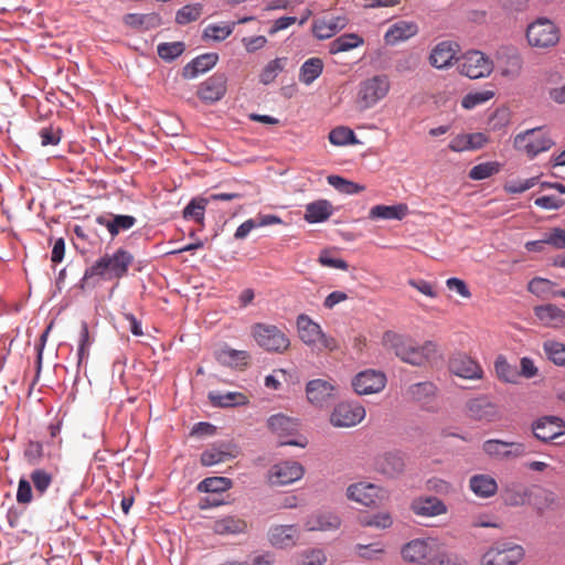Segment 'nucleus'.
<instances>
[{
  "instance_id": "obj_1",
  "label": "nucleus",
  "mask_w": 565,
  "mask_h": 565,
  "mask_svg": "<svg viewBox=\"0 0 565 565\" xmlns=\"http://www.w3.org/2000/svg\"><path fill=\"white\" fill-rule=\"evenodd\" d=\"M382 344L394 351L402 361L417 366L425 364L436 352L434 342L426 341L423 344H417L411 338L394 331H386L383 334Z\"/></svg>"
},
{
  "instance_id": "obj_2",
  "label": "nucleus",
  "mask_w": 565,
  "mask_h": 565,
  "mask_svg": "<svg viewBox=\"0 0 565 565\" xmlns=\"http://www.w3.org/2000/svg\"><path fill=\"white\" fill-rule=\"evenodd\" d=\"M134 262V256L124 248H118L113 255H104L97 259L84 273L83 280L87 281L93 277L121 278L126 276L129 266Z\"/></svg>"
},
{
  "instance_id": "obj_3",
  "label": "nucleus",
  "mask_w": 565,
  "mask_h": 565,
  "mask_svg": "<svg viewBox=\"0 0 565 565\" xmlns=\"http://www.w3.org/2000/svg\"><path fill=\"white\" fill-rule=\"evenodd\" d=\"M297 331L299 339L308 347L321 352L323 350L335 351L339 349L338 341L326 334L320 324L309 316L301 313L297 317Z\"/></svg>"
},
{
  "instance_id": "obj_4",
  "label": "nucleus",
  "mask_w": 565,
  "mask_h": 565,
  "mask_svg": "<svg viewBox=\"0 0 565 565\" xmlns=\"http://www.w3.org/2000/svg\"><path fill=\"white\" fill-rule=\"evenodd\" d=\"M391 89V83L385 75H375L360 83L356 94V107L364 111L374 107L386 97Z\"/></svg>"
},
{
  "instance_id": "obj_5",
  "label": "nucleus",
  "mask_w": 565,
  "mask_h": 565,
  "mask_svg": "<svg viewBox=\"0 0 565 565\" xmlns=\"http://www.w3.org/2000/svg\"><path fill=\"white\" fill-rule=\"evenodd\" d=\"M525 36L530 46L547 50L558 43L559 29L547 18H539L527 25Z\"/></svg>"
},
{
  "instance_id": "obj_6",
  "label": "nucleus",
  "mask_w": 565,
  "mask_h": 565,
  "mask_svg": "<svg viewBox=\"0 0 565 565\" xmlns=\"http://www.w3.org/2000/svg\"><path fill=\"white\" fill-rule=\"evenodd\" d=\"M524 557V548L510 542H495L480 557V565H518Z\"/></svg>"
},
{
  "instance_id": "obj_7",
  "label": "nucleus",
  "mask_w": 565,
  "mask_h": 565,
  "mask_svg": "<svg viewBox=\"0 0 565 565\" xmlns=\"http://www.w3.org/2000/svg\"><path fill=\"white\" fill-rule=\"evenodd\" d=\"M53 482V475L45 469L36 468L30 473V480L21 478L18 483L17 502L29 504L33 500L32 486L39 497L45 494Z\"/></svg>"
},
{
  "instance_id": "obj_8",
  "label": "nucleus",
  "mask_w": 565,
  "mask_h": 565,
  "mask_svg": "<svg viewBox=\"0 0 565 565\" xmlns=\"http://www.w3.org/2000/svg\"><path fill=\"white\" fill-rule=\"evenodd\" d=\"M554 145L548 134L543 128H532L521 132L514 138L516 150L524 152L529 158H534L541 152L547 151Z\"/></svg>"
},
{
  "instance_id": "obj_9",
  "label": "nucleus",
  "mask_w": 565,
  "mask_h": 565,
  "mask_svg": "<svg viewBox=\"0 0 565 565\" xmlns=\"http://www.w3.org/2000/svg\"><path fill=\"white\" fill-rule=\"evenodd\" d=\"M253 337L259 347L269 352L281 353L290 345L288 337L271 324L256 323L253 327Z\"/></svg>"
},
{
  "instance_id": "obj_10",
  "label": "nucleus",
  "mask_w": 565,
  "mask_h": 565,
  "mask_svg": "<svg viewBox=\"0 0 565 565\" xmlns=\"http://www.w3.org/2000/svg\"><path fill=\"white\" fill-rule=\"evenodd\" d=\"M457 68L461 75L477 79L489 76L493 70V63L482 52L469 51L457 60Z\"/></svg>"
},
{
  "instance_id": "obj_11",
  "label": "nucleus",
  "mask_w": 565,
  "mask_h": 565,
  "mask_svg": "<svg viewBox=\"0 0 565 565\" xmlns=\"http://www.w3.org/2000/svg\"><path fill=\"white\" fill-rule=\"evenodd\" d=\"M347 497L361 505L373 508L387 498L386 490L379 484L359 481L347 488Z\"/></svg>"
},
{
  "instance_id": "obj_12",
  "label": "nucleus",
  "mask_w": 565,
  "mask_h": 565,
  "mask_svg": "<svg viewBox=\"0 0 565 565\" xmlns=\"http://www.w3.org/2000/svg\"><path fill=\"white\" fill-rule=\"evenodd\" d=\"M439 546L438 540L433 537L414 539L402 546L401 555L407 563L428 564L429 558Z\"/></svg>"
},
{
  "instance_id": "obj_13",
  "label": "nucleus",
  "mask_w": 565,
  "mask_h": 565,
  "mask_svg": "<svg viewBox=\"0 0 565 565\" xmlns=\"http://www.w3.org/2000/svg\"><path fill=\"white\" fill-rule=\"evenodd\" d=\"M365 408L354 402L339 403L330 415V423L334 427L349 428L360 424L365 418Z\"/></svg>"
},
{
  "instance_id": "obj_14",
  "label": "nucleus",
  "mask_w": 565,
  "mask_h": 565,
  "mask_svg": "<svg viewBox=\"0 0 565 565\" xmlns=\"http://www.w3.org/2000/svg\"><path fill=\"white\" fill-rule=\"evenodd\" d=\"M482 450L491 458L510 460L524 456L526 454V446L516 441L489 439L483 443Z\"/></svg>"
},
{
  "instance_id": "obj_15",
  "label": "nucleus",
  "mask_w": 565,
  "mask_h": 565,
  "mask_svg": "<svg viewBox=\"0 0 565 565\" xmlns=\"http://www.w3.org/2000/svg\"><path fill=\"white\" fill-rule=\"evenodd\" d=\"M466 415L479 422H493L498 418V406L487 395H479L466 403Z\"/></svg>"
},
{
  "instance_id": "obj_16",
  "label": "nucleus",
  "mask_w": 565,
  "mask_h": 565,
  "mask_svg": "<svg viewBox=\"0 0 565 565\" xmlns=\"http://www.w3.org/2000/svg\"><path fill=\"white\" fill-rule=\"evenodd\" d=\"M449 371L466 380H481L484 375L481 365L465 353H456L449 359Z\"/></svg>"
},
{
  "instance_id": "obj_17",
  "label": "nucleus",
  "mask_w": 565,
  "mask_h": 565,
  "mask_svg": "<svg viewBox=\"0 0 565 565\" xmlns=\"http://www.w3.org/2000/svg\"><path fill=\"white\" fill-rule=\"evenodd\" d=\"M385 384L384 373L375 370L362 371L352 380V386L359 395L379 393L385 387Z\"/></svg>"
},
{
  "instance_id": "obj_18",
  "label": "nucleus",
  "mask_w": 565,
  "mask_h": 565,
  "mask_svg": "<svg viewBox=\"0 0 565 565\" xmlns=\"http://www.w3.org/2000/svg\"><path fill=\"white\" fill-rule=\"evenodd\" d=\"M308 401L317 406H324L337 396V385L332 381L317 379L307 384Z\"/></svg>"
},
{
  "instance_id": "obj_19",
  "label": "nucleus",
  "mask_w": 565,
  "mask_h": 565,
  "mask_svg": "<svg viewBox=\"0 0 565 565\" xmlns=\"http://www.w3.org/2000/svg\"><path fill=\"white\" fill-rule=\"evenodd\" d=\"M303 467L296 461L276 463L269 470V481L273 484L285 486L302 478Z\"/></svg>"
},
{
  "instance_id": "obj_20",
  "label": "nucleus",
  "mask_w": 565,
  "mask_h": 565,
  "mask_svg": "<svg viewBox=\"0 0 565 565\" xmlns=\"http://www.w3.org/2000/svg\"><path fill=\"white\" fill-rule=\"evenodd\" d=\"M532 430L539 440L548 443L565 434V423L559 417L546 416L534 422Z\"/></svg>"
},
{
  "instance_id": "obj_21",
  "label": "nucleus",
  "mask_w": 565,
  "mask_h": 565,
  "mask_svg": "<svg viewBox=\"0 0 565 565\" xmlns=\"http://www.w3.org/2000/svg\"><path fill=\"white\" fill-rule=\"evenodd\" d=\"M405 467V457L399 451H388L375 459V470L387 478L398 477Z\"/></svg>"
},
{
  "instance_id": "obj_22",
  "label": "nucleus",
  "mask_w": 565,
  "mask_h": 565,
  "mask_svg": "<svg viewBox=\"0 0 565 565\" xmlns=\"http://www.w3.org/2000/svg\"><path fill=\"white\" fill-rule=\"evenodd\" d=\"M226 93V77L224 74H214L205 79L198 88V96L205 103H215Z\"/></svg>"
},
{
  "instance_id": "obj_23",
  "label": "nucleus",
  "mask_w": 565,
  "mask_h": 565,
  "mask_svg": "<svg viewBox=\"0 0 565 565\" xmlns=\"http://www.w3.org/2000/svg\"><path fill=\"white\" fill-rule=\"evenodd\" d=\"M268 539L273 546L287 548L296 545L299 539L298 527L291 525H275L269 529Z\"/></svg>"
},
{
  "instance_id": "obj_24",
  "label": "nucleus",
  "mask_w": 565,
  "mask_h": 565,
  "mask_svg": "<svg viewBox=\"0 0 565 565\" xmlns=\"http://www.w3.org/2000/svg\"><path fill=\"white\" fill-rule=\"evenodd\" d=\"M236 447L232 444L222 443L213 445L201 454L200 461L203 466L210 467L225 462L236 457Z\"/></svg>"
},
{
  "instance_id": "obj_25",
  "label": "nucleus",
  "mask_w": 565,
  "mask_h": 565,
  "mask_svg": "<svg viewBox=\"0 0 565 565\" xmlns=\"http://www.w3.org/2000/svg\"><path fill=\"white\" fill-rule=\"evenodd\" d=\"M411 510L418 516L431 518L447 513L446 504L436 497L417 498Z\"/></svg>"
},
{
  "instance_id": "obj_26",
  "label": "nucleus",
  "mask_w": 565,
  "mask_h": 565,
  "mask_svg": "<svg viewBox=\"0 0 565 565\" xmlns=\"http://www.w3.org/2000/svg\"><path fill=\"white\" fill-rule=\"evenodd\" d=\"M347 24L348 19L343 15L321 18L315 21L312 31L318 39L326 40L344 29Z\"/></svg>"
},
{
  "instance_id": "obj_27",
  "label": "nucleus",
  "mask_w": 565,
  "mask_h": 565,
  "mask_svg": "<svg viewBox=\"0 0 565 565\" xmlns=\"http://www.w3.org/2000/svg\"><path fill=\"white\" fill-rule=\"evenodd\" d=\"M536 318L550 328H563L565 327V311L555 305H544L534 308Z\"/></svg>"
},
{
  "instance_id": "obj_28",
  "label": "nucleus",
  "mask_w": 565,
  "mask_h": 565,
  "mask_svg": "<svg viewBox=\"0 0 565 565\" xmlns=\"http://www.w3.org/2000/svg\"><path fill=\"white\" fill-rule=\"evenodd\" d=\"M214 354L218 363L230 367H244L250 359L247 351L235 350L227 345L220 348Z\"/></svg>"
},
{
  "instance_id": "obj_29",
  "label": "nucleus",
  "mask_w": 565,
  "mask_h": 565,
  "mask_svg": "<svg viewBox=\"0 0 565 565\" xmlns=\"http://www.w3.org/2000/svg\"><path fill=\"white\" fill-rule=\"evenodd\" d=\"M212 530L218 535H237L246 532L247 522L236 515H226L215 520Z\"/></svg>"
},
{
  "instance_id": "obj_30",
  "label": "nucleus",
  "mask_w": 565,
  "mask_h": 565,
  "mask_svg": "<svg viewBox=\"0 0 565 565\" xmlns=\"http://www.w3.org/2000/svg\"><path fill=\"white\" fill-rule=\"evenodd\" d=\"M218 61L216 53H205L195 57L192 62L183 67L182 75L184 78L192 79L199 74L211 70Z\"/></svg>"
},
{
  "instance_id": "obj_31",
  "label": "nucleus",
  "mask_w": 565,
  "mask_h": 565,
  "mask_svg": "<svg viewBox=\"0 0 565 565\" xmlns=\"http://www.w3.org/2000/svg\"><path fill=\"white\" fill-rule=\"evenodd\" d=\"M457 45L449 41L437 44L429 56L430 64L436 68H444L450 65L456 56Z\"/></svg>"
},
{
  "instance_id": "obj_32",
  "label": "nucleus",
  "mask_w": 565,
  "mask_h": 565,
  "mask_svg": "<svg viewBox=\"0 0 565 565\" xmlns=\"http://www.w3.org/2000/svg\"><path fill=\"white\" fill-rule=\"evenodd\" d=\"M96 222L105 226L111 237L117 236L120 231H128L135 226L137 220L131 215H114L113 218H107L104 215L97 216Z\"/></svg>"
},
{
  "instance_id": "obj_33",
  "label": "nucleus",
  "mask_w": 565,
  "mask_h": 565,
  "mask_svg": "<svg viewBox=\"0 0 565 565\" xmlns=\"http://www.w3.org/2000/svg\"><path fill=\"white\" fill-rule=\"evenodd\" d=\"M418 31L416 23L409 21H398L391 25L385 33V41L388 44H395L399 41L408 40Z\"/></svg>"
},
{
  "instance_id": "obj_34",
  "label": "nucleus",
  "mask_w": 565,
  "mask_h": 565,
  "mask_svg": "<svg viewBox=\"0 0 565 565\" xmlns=\"http://www.w3.org/2000/svg\"><path fill=\"white\" fill-rule=\"evenodd\" d=\"M267 425L268 428L280 438L291 436L298 430L297 420L284 414L270 416L267 420Z\"/></svg>"
},
{
  "instance_id": "obj_35",
  "label": "nucleus",
  "mask_w": 565,
  "mask_h": 565,
  "mask_svg": "<svg viewBox=\"0 0 565 565\" xmlns=\"http://www.w3.org/2000/svg\"><path fill=\"white\" fill-rule=\"evenodd\" d=\"M122 21L125 25L135 30H150L161 24V18L158 13H128L124 15Z\"/></svg>"
},
{
  "instance_id": "obj_36",
  "label": "nucleus",
  "mask_w": 565,
  "mask_h": 565,
  "mask_svg": "<svg viewBox=\"0 0 565 565\" xmlns=\"http://www.w3.org/2000/svg\"><path fill=\"white\" fill-rule=\"evenodd\" d=\"M469 487L471 491L480 498H490L498 491V483L491 476L475 475L470 478Z\"/></svg>"
},
{
  "instance_id": "obj_37",
  "label": "nucleus",
  "mask_w": 565,
  "mask_h": 565,
  "mask_svg": "<svg viewBox=\"0 0 565 565\" xmlns=\"http://www.w3.org/2000/svg\"><path fill=\"white\" fill-rule=\"evenodd\" d=\"M209 399L214 406L217 407H234L248 404L247 395L241 392H210Z\"/></svg>"
},
{
  "instance_id": "obj_38",
  "label": "nucleus",
  "mask_w": 565,
  "mask_h": 565,
  "mask_svg": "<svg viewBox=\"0 0 565 565\" xmlns=\"http://www.w3.org/2000/svg\"><path fill=\"white\" fill-rule=\"evenodd\" d=\"M530 497L529 489L520 483H509L502 489V498L508 505L519 507L523 505Z\"/></svg>"
},
{
  "instance_id": "obj_39",
  "label": "nucleus",
  "mask_w": 565,
  "mask_h": 565,
  "mask_svg": "<svg viewBox=\"0 0 565 565\" xmlns=\"http://www.w3.org/2000/svg\"><path fill=\"white\" fill-rule=\"evenodd\" d=\"M332 214V205L327 200H318L306 206L305 220L309 223H319L328 220Z\"/></svg>"
},
{
  "instance_id": "obj_40",
  "label": "nucleus",
  "mask_w": 565,
  "mask_h": 565,
  "mask_svg": "<svg viewBox=\"0 0 565 565\" xmlns=\"http://www.w3.org/2000/svg\"><path fill=\"white\" fill-rule=\"evenodd\" d=\"M407 211L406 204L375 205L371 207L369 217L371 220H402L407 214Z\"/></svg>"
},
{
  "instance_id": "obj_41",
  "label": "nucleus",
  "mask_w": 565,
  "mask_h": 565,
  "mask_svg": "<svg viewBox=\"0 0 565 565\" xmlns=\"http://www.w3.org/2000/svg\"><path fill=\"white\" fill-rule=\"evenodd\" d=\"M354 551L358 557L372 562L383 561L387 553L386 545L383 542L356 544Z\"/></svg>"
},
{
  "instance_id": "obj_42",
  "label": "nucleus",
  "mask_w": 565,
  "mask_h": 565,
  "mask_svg": "<svg viewBox=\"0 0 565 565\" xmlns=\"http://www.w3.org/2000/svg\"><path fill=\"white\" fill-rule=\"evenodd\" d=\"M339 526V518L331 513H318L311 515L306 522V529L308 531H328L338 529Z\"/></svg>"
},
{
  "instance_id": "obj_43",
  "label": "nucleus",
  "mask_w": 565,
  "mask_h": 565,
  "mask_svg": "<svg viewBox=\"0 0 565 565\" xmlns=\"http://www.w3.org/2000/svg\"><path fill=\"white\" fill-rule=\"evenodd\" d=\"M494 373L499 381L515 384L519 379V371L511 365L504 355H498L494 361Z\"/></svg>"
},
{
  "instance_id": "obj_44",
  "label": "nucleus",
  "mask_w": 565,
  "mask_h": 565,
  "mask_svg": "<svg viewBox=\"0 0 565 565\" xmlns=\"http://www.w3.org/2000/svg\"><path fill=\"white\" fill-rule=\"evenodd\" d=\"M323 71V62L319 57H310L300 67L299 81L306 85L313 83Z\"/></svg>"
},
{
  "instance_id": "obj_45",
  "label": "nucleus",
  "mask_w": 565,
  "mask_h": 565,
  "mask_svg": "<svg viewBox=\"0 0 565 565\" xmlns=\"http://www.w3.org/2000/svg\"><path fill=\"white\" fill-rule=\"evenodd\" d=\"M393 516L387 511H381L375 514L361 515L359 523L364 527H374L377 530H386L393 525Z\"/></svg>"
},
{
  "instance_id": "obj_46",
  "label": "nucleus",
  "mask_w": 565,
  "mask_h": 565,
  "mask_svg": "<svg viewBox=\"0 0 565 565\" xmlns=\"http://www.w3.org/2000/svg\"><path fill=\"white\" fill-rule=\"evenodd\" d=\"M363 43V40L354 34V33H347L339 38H337L334 41H332L329 45V52L331 54H338L340 52H347L352 49L358 47Z\"/></svg>"
},
{
  "instance_id": "obj_47",
  "label": "nucleus",
  "mask_w": 565,
  "mask_h": 565,
  "mask_svg": "<svg viewBox=\"0 0 565 565\" xmlns=\"http://www.w3.org/2000/svg\"><path fill=\"white\" fill-rule=\"evenodd\" d=\"M428 565H468L466 558L450 551H440L437 547L434 555L429 558Z\"/></svg>"
},
{
  "instance_id": "obj_48",
  "label": "nucleus",
  "mask_w": 565,
  "mask_h": 565,
  "mask_svg": "<svg viewBox=\"0 0 565 565\" xmlns=\"http://www.w3.org/2000/svg\"><path fill=\"white\" fill-rule=\"evenodd\" d=\"M233 482L231 479L225 477H210L202 480L198 490L201 492L220 493L231 489Z\"/></svg>"
},
{
  "instance_id": "obj_49",
  "label": "nucleus",
  "mask_w": 565,
  "mask_h": 565,
  "mask_svg": "<svg viewBox=\"0 0 565 565\" xmlns=\"http://www.w3.org/2000/svg\"><path fill=\"white\" fill-rule=\"evenodd\" d=\"M329 141L334 146L356 145L354 131L347 126H338L329 132Z\"/></svg>"
},
{
  "instance_id": "obj_50",
  "label": "nucleus",
  "mask_w": 565,
  "mask_h": 565,
  "mask_svg": "<svg viewBox=\"0 0 565 565\" xmlns=\"http://www.w3.org/2000/svg\"><path fill=\"white\" fill-rule=\"evenodd\" d=\"M543 351L547 359L558 366L565 367V344L555 340H546Z\"/></svg>"
},
{
  "instance_id": "obj_51",
  "label": "nucleus",
  "mask_w": 565,
  "mask_h": 565,
  "mask_svg": "<svg viewBox=\"0 0 565 565\" xmlns=\"http://www.w3.org/2000/svg\"><path fill=\"white\" fill-rule=\"evenodd\" d=\"M202 13L203 6L201 3L186 4L177 11L175 22L180 25H185L199 20Z\"/></svg>"
},
{
  "instance_id": "obj_52",
  "label": "nucleus",
  "mask_w": 565,
  "mask_h": 565,
  "mask_svg": "<svg viewBox=\"0 0 565 565\" xmlns=\"http://www.w3.org/2000/svg\"><path fill=\"white\" fill-rule=\"evenodd\" d=\"M235 23H226L223 25L209 24L203 31V40H213L216 42L227 39L234 30Z\"/></svg>"
},
{
  "instance_id": "obj_53",
  "label": "nucleus",
  "mask_w": 565,
  "mask_h": 565,
  "mask_svg": "<svg viewBox=\"0 0 565 565\" xmlns=\"http://www.w3.org/2000/svg\"><path fill=\"white\" fill-rule=\"evenodd\" d=\"M209 203L207 199H193L183 210V217L189 220H194L199 223H202L204 218V211L206 204Z\"/></svg>"
},
{
  "instance_id": "obj_54",
  "label": "nucleus",
  "mask_w": 565,
  "mask_h": 565,
  "mask_svg": "<svg viewBox=\"0 0 565 565\" xmlns=\"http://www.w3.org/2000/svg\"><path fill=\"white\" fill-rule=\"evenodd\" d=\"M185 50L183 42L160 43L157 47L158 55L164 61H173Z\"/></svg>"
},
{
  "instance_id": "obj_55",
  "label": "nucleus",
  "mask_w": 565,
  "mask_h": 565,
  "mask_svg": "<svg viewBox=\"0 0 565 565\" xmlns=\"http://www.w3.org/2000/svg\"><path fill=\"white\" fill-rule=\"evenodd\" d=\"M494 96L493 90H479L467 94L462 100L461 106L465 109H472L490 100Z\"/></svg>"
},
{
  "instance_id": "obj_56",
  "label": "nucleus",
  "mask_w": 565,
  "mask_h": 565,
  "mask_svg": "<svg viewBox=\"0 0 565 565\" xmlns=\"http://www.w3.org/2000/svg\"><path fill=\"white\" fill-rule=\"evenodd\" d=\"M500 170V166L498 162H484L475 166L469 171V178L471 180H483L490 178L491 175L498 173Z\"/></svg>"
},
{
  "instance_id": "obj_57",
  "label": "nucleus",
  "mask_w": 565,
  "mask_h": 565,
  "mask_svg": "<svg viewBox=\"0 0 565 565\" xmlns=\"http://www.w3.org/2000/svg\"><path fill=\"white\" fill-rule=\"evenodd\" d=\"M284 70L282 60L276 58L270 61L263 70L260 74V82L263 84H270L275 81L278 73Z\"/></svg>"
},
{
  "instance_id": "obj_58",
  "label": "nucleus",
  "mask_w": 565,
  "mask_h": 565,
  "mask_svg": "<svg viewBox=\"0 0 565 565\" xmlns=\"http://www.w3.org/2000/svg\"><path fill=\"white\" fill-rule=\"evenodd\" d=\"M326 559L321 550H309L298 556L297 565H322Z\"/></svg>"
},
{
  "instance_id": "obj_59",
  "label": "nucleus",
  "mask_w": 565,
  "mask_h": 565,
  "mask_svg": "<svg viewBox=\"0 0 565 565\" xmlns=\"http://www.w3.org/2000/svg\"><path fill=\"white\" fill-rule=\"evenodd\" d=\"M544 242L547 245L553 246L556 249L565 248V228L553 227L548 232L544 233Z\"/></svg>"
},
{
  "instance_id": "obj_60",
  "label": "nucleus",
  "mask_w": 565,
  "mask_h": 565,
  "mask_svg": "<svg viewBox=\"0 0 565 565\" xmlns=\"http://www.w3.org/2000/svg\"><path fill=\"white\" fill-rule=\"evenodd\" d=\"M536 183L537 178H530L525 180H512L508 181L504 184V190L505 192L511 194L523 193L533 188Z\"/></svg>"
},
{
  "instance_id": "obj_61",
  "label": "nucleus",
  "mask_w": 565,
  "mask_h": 565,
  "mask_svg": "<svg viewBox=\"0 0 565 565\" xmlns=\"http://www.w3.org/2000/svg\"><path fill=\"white\" fill-rule=\"evenodd\" d=\"M90 340L89 332L86 322H82L81 332H79V343L77 350L78 364L83 362V360L87 359L89 351Z\"/></svg>"
},
{
  "instance_id": "obj_62",
  "label": "nucleus",
  "mask_w": 565,
  "mask_h": 565,
  "mask_svg": "<svg viewBox=\"0 0 565 565\" xmlns=\"http://www.w3.org/2000/svg\"><path fill=\"white\" fill-rule=\"evenodd\" d=\"M24 457L30 465H38L43 457L42 444L39 441H29L24 449Z\"/></svg>"
},
{
  "instance_id": "obj_63",
  "label": "nucleus",
  "mask_w": 565,
  "mask_h": 565,
  "mask_svg": "<svg viewBox=\"0 0 565 565\" xmlns=\"http://www.w3.org/2000/svg\"><path fill=\"white\" fill-rule=\"evenodd\" d=\"M522 70V58L519 55L508 57L505 66L501 68V74L505 77L514 78L519 76Z\"/></svg>"
},
{
  "instance_id": "obj_64",
  "label": "nucleus",
  "mask_w": 565,
  "mask_h": 565,
  "mask_svg": "<svg viewBox=\"0 0 565 565\" xmlns=\"http://www.w3.org/2000/svg\"><path fill=\"white\" fill-rule=\"evenodd\" d=\"M553 286L554 282H552L551 280L536 277L529 282L527 289L530 292L536 296H543L546 292H548Z\"/></svg>"
}]
</instances>
